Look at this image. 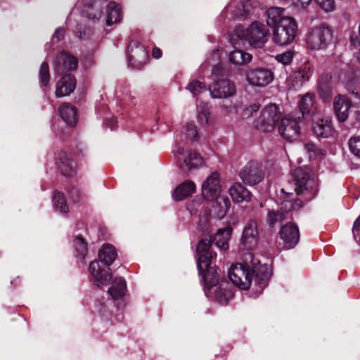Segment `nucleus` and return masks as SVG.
<instances>
[{"mask_svg":"<svg viewBox=\"0 0 360 360\" xmlns=\"http://www.w3.org/2000/svg\"><path fill=\"white\" fill-rule=\"evenodd\" d=\"M211 246L210 237H205L199 242L197 247V266L199 274L203 277L206 296L214 298L221 304H225L232 298L233 293L226 282L217 285L219 277L217 269L211 266L216 253L210 250Z\"/></svg>","mask_w":360,"mask_h":360,"instance_id":"f257e3e1","label":"nucleus"},{"mask_svg":"<svg viewBox=\"0 0 360 360\" xmlns=\"http://www.w3.org/2000/svg\"><path fill=\"white\" fill-rule=\"evenodd\" d=\"M253 274L255 283L262 290L268 283L271 269L267 264H261L260 261L250 252L244 254L243 263L236 264L229 270V279L241 290L249 288Z\"/></svg>","mask_w":360,"mask_h":360,"instance_id":"f03ea898","label":"nucleus"},{"mask_svg":"<svg viewBox=\"0 0 360 360\" xmlns=\"http://www.w3.org/2000/svg\"><path fill=\"white\" fill-rule=\"evenodd\" d=\"M292 175L297 195H303L307 200H311L316 195L319 184L310 169L299 167L294 170Z\"/></svg>","mask_w":360,"mask_h":360,"instance_id":"7ed1b4c3","label":"nucleus"},{"mask_svg":"<svg viewBox=\"0 0 360 360\" xmlns=\"http://www.w3.org/2000/svg\"><path fill=\"white\" fill-rule=\"evenodd\" d=\"M305 41L311 51H324L333 42V32L324 24L314 26L306 34Z\"/></svg>","mask_w":360,"mask_h":360,"instance_id":"20e7f679","label":"nucleus"},{"mask_svg":"<svg viewBox=\"0 0 360 360\" xmlns=\"http://www.w3.org/2000/svg\"><path fill=\"white\" fill-rule=\"evenodd\" d=\"M297 31V24L293 18L284 19L274 27L272 39L277 45L287 46L295 40Z\"/></svg>","mask_w":360,"mask_h":360,"instance_id":"39448f33","label":"nucleus"},{"mask_svg":"<svg viewBox=\"0 0 360 360\" xmlns=\"http://www.w3.org/2000/svg\"><path fill=\"white\" fill-rule=\"evenodd\" d=\"M268 34L269 30L264 24L254 21L242 32L240 37L246 40L250 46L261 49L266 43Z\"/></svg>","mask_w":360,"mask_h":360,"instance_id":"423d86ee","label":"nucleus"},{"mask_svg":"<svg viewBox=\"0 0 360 360\" xmlns=\"http://www.w3.org/2000/svg\"><path fill=\"white\" fill-rule=\"evenodd\" d=\"M280 118L281 112L278 106L273 103L268 104L261 112L257 127L263 131L270 132L274 129Z\"/></svg>","mask_w":360,"mask_h":360,"instance_id":"0eeeda50","label":"nucleus"},{"mask_svg":"<svg viewBox=\"0 0 360 360\" xmlns=\"http://www.w3.org/2000/svg\"><path fill=\"white\" fill-rule=\"evenodd\" d=\"M245 77L250 86L264 87L274 81V74L271 70L265 68H250L245 72Z\"/></svg>","mask_w":360,"mask_h":360,"instance_id":"6e6552de","label":"nucleus"},{"mask_svg":"<svg viewBox=\"0 0 360 360\" xmlns=\"http://www.w3.org/2000/svg\"><path fill=\"white\" fill-rule=\"evenodd\" d=\"M251 0H231L230 4L221 12V17L233 19H242L245 18L252 8Z\"/></svg>","mask_w":360,"mask_h":360,"instance_id":"1a4fd4ad","label":"nucleus"},{"mask_svg":"<svg viewBox=\"0 0 360 360\" xmlns=\"http://www.w3.org/2000/svg\"><path fill=\"white\" fill-rule=\"evenodd\" d=\"M301 117H284L278 126L280 134L286 140L292 141L298 139L300 135Z\"/></svg>","mask_w":360,"mask_h":360,"instance_id":"9d476101","label":"nucleus"},{"mask_svg":"<svg viewBox=\"0 0 360 360\" xmlns=\"http://www.w3.org/2000/svg\"><path fill=\"white\" fill-rule=\"evenodd\" d=\"M240 177L245 184L254 186L264 177L261 165L257 161L249 162L240 172Z\"/></svg>","mask_w":360,"mask_h":360,"instance_id":"9b49d317","label":"nucleus"},{"mask_svg":"<svg viewBox=\"0 0 360 360\" xmlns=\"http://www.w3.org/2000/svg\"><path fill=\"white\" fill-rule=\"evenodd\" d=\"M172 151L177 156L179 161L183 160L184 162L181 167L185 171H191L192 169L199 168L205 163L204 160L200 155L193 152L185 153L184 149L178 146Z\"/></svg>","mask_w":360,"mask_h":360,"instance_id":"f8f14e48","label":"nucleus"},{"mask_svg":"<svg viewBox=\"0 0 360 360\" xmlns=\"http://www.w3.org/2000/svg\"><path fill=\"white\" fill-rule=\"evenodd\" d=\"M209 90L213 98H227L234 96L236 92L235 84L228 78L214 80Z\"/></svg>","mask_w":360,"mask_h":360,"instance_id":"ddd939ff","label":"nucleus"},{"mask_svg":"<svg viewBox=\"0 0 360 360\" xmlns=\"http://www.w3.org/2000/svg\"><path fill=\"white\" fill-rule=\"evenodd\" d=\"M202 194L208 200L216 199L220 193V175L218 172H212L202 184Z\"/></svg>","mask_w":360,"mask_h":360,"instance_id":"4468645a","label":"nucleus"},{"mask_svg":"<svg viewBox=\"0 0 360 360\" xmlns=\"http://www.w3.org/2000/svg\"><path fill=\"white\" fill-rule=\"evenodd\" d=\"M280 235L286 249L293 248L300 240L299 229L296 224L291 222L282 226Z\"/></svg>","mask_w":360,"mask_h":360,"instance_id":"2eb2a0df","label":"nucleus"},{"mask_svg":"<svg viewBox=\"0 0 360 360\" xmlns=\"http://www.w3.org/2000/svg\"><path fill=\"white\" fill-rule=\"evenodd\" d=\"M77 66V59L73 56L64 52L58 55L53 63L54 71L58 75L75 70Z\"/></svg>","mask_w":360,"mask_h":360,"instance_id":"dca6fc26","label":"nucleus"},{"mask_svg":"<svg viewBox=\"0 0 360 360\" xmlns=\"http://www.w3.org/2000/svg\"><path fill=\"white\" fill-rule=\"evenodd\" d=\"M257 224L255 220H250L245 226L241 237V243L245 248L250 249L257 243Z\"/></svg>","mask_w":360,"mask_h":360,"instance_id":"f3484780","label":"nucleus"},{"mask_svg":"<svg viewBox=\"0 0 360 360\" xmlns=\"http://www.w3.org/2000/svg\"><path fill=\"white\" fill-rule=\"evenodd\" d=\"M312 129L317 137L328 138L332 136L333 127L330 120L322 118L319 114L312 118Z\"/></svg>","mask_w":360,"mask_h":360,"instance_id":"a211bd4d","label":"nucleus"},{"mask_svg":"<svg viewBox=\"0 0 360 360\" xmlns=\"http://www.w3.org/2000/svg\"><path fill=\"white\" fill-rule=\"evenodd\" d=\"M89 271L98 286L100 285H108L112 278L110 269L101 268L99 262L97 261H93L90 263Z\"/></svg>","mask_w":360,"mask_h":360,"instance_id":"6ab92c4d","label":"nucleus"},{"mask_svg":"<svg viewBox=\"0 0 360 360\" xmlns=\"http://www.w3.org/2000/svg\"><path fill=\"white\" fill-rule=\"evenodd\" d=\"M127 57L131 65L137 63L139 66L146 61L148 53L143 46L137 41H131L128 46Z\"/></svg>","mask_w":360,"mask_h":360,"instance_id":"aec40b11","label":"nucleus"},{"mask_svg":"<svg viewBox=\"0 0 360 360\" xmlns=\"http://www.w3.org/2000/svg\"><path fill=\"white\" fill-rule=\"evenodd\" d=\"M311 72L309 64H304L297 70L292 72L289 76L288 81L293 89L300 88L303 83L308 81L311 77Z\"/></svg>","mask_w":360,"mask_h":360,"instance_id":"412c9836","label":"nucleus"},{"mask_svg":"<svg viewBox=\"0 0 360 360\" xmlns=\"http://www.w3.org/2000/svg\"><path fill=\"white\" fill-rule=\"evenodd\" d=\"M76 87V79L71 74L65 75L56 83V96L58 98L69 96Z\"/></svg>","mask_w":360,"mask_h":360,"instance_id":"4be33fe9","label":"nucleus"},{"mask_svg":"<svg viewBox=\"0 0 360 360\" xmlns=\"http://www.w3.org/2000/svg\"><path fill=\"white\" fill-rule=\"evenodd\" d=\"M333 108L338 120L342 122L348 118L351 102L345 96L339 94L334 98Z\"/></svg>","mask_w":360,"mask_h":360,"instance_id":"5701e85b","label":"nucleus"},{"mask_svg":"<svg viewBox=\"0 0 360 360\" xmlns=\"http://www.w3.org/2000/svg\"><path fill=\"white\" fill-rule=\"evenodd\" d=\"M58 169L66 176H72L77 170V165L75 160L67 153H60L56 162Z\"/></svg>","mask_w":360,"mask_h":360,"instance_id":"b1692460","label":"nucleus"},{"mask_svg":"<svg viewBox=\"0 0 360 360\" xmlns=\"http://www.w3.org/2000/svg\"><path fill=\"white\" fill-rule=\"evenodd\" d=\"M299 107L302 112V117L305 115H310L314 118L319 115L315 104V96L312 94L307 93L303 96L300 101Z\"/></svg>","mask_w":360,"mask_h":360,"instance_id":"393cba45","label":"nucleus"},{"mask_svg":"<svg viewBox=\"0 0 360 360\" xmlns=\"http://www.w3.org/2000/svg\"><path fill=\"white\" fill-rule=\"evenodd\" d=\"M195 191V184L191 180H186L176 187L172 193V198L175 201H181L191 195Z\"/></svg>","mask_w":360,"mask_h":360,"instance_id":"a878e982","label":"nucleus"},{"mask_svg":"<svg viewBox=\"0 0 360 360\" xmlns=\"http://www.w3.org/2000/svg\"><path fill=\"white\" fill-rule=\"evenodd\" d=\"M229 193L232 200L237 202H248L251 199L250 192L240 183L233 184L230 187Z\"/></svg>","mask_w":360,"mask_h":360,"instance_id":"bb28decb","label":"nucleus"},{"mask_svg":"<svg viewBox=\"0 0 360 360\" xmlns=\"http://www.w3.org/2000/svg\"><path fill=\"white\" fill-rule=\"evenodd\" d=\"M284 9L278 7H272L266 11V23L269 27H276L281 24L283 20L290 17L284 16Z\"/></svg>","mask_w":360,"mask_h":360,"instance_id":"cd10ccee","label":"nucleus"},{"mask_svg":"<svg viewBox=\"0 0 360 360\" xmlns=\"http://www.w3.org/2000/svg\"><path fill=\"white\" fill-rule=\"evenodd\" d=\"M61 118L70 126H73L77 120L76 108L70 103H63L59 108Z\"/></svg>","mask_w":360,"mask_h":360,"instance_id":"c85d7f7f","label":"nucleus"},{"mask_svg":"<svg viewBox=\"0 0 360 360\" xmlns=\"http://www.w3.org/2000/svg\"><path fill=\"white\" fill-rule=\"evenodd\" d=\"M127 290L126 282L124 278L119 277L116 278L111 286L108 289V293L114 300H117L122 298Z\"/></svg>","mask_w":360,"mask_h":360,"instance_id":"c756f323","label":"nucleus"},{"mask_svg":"<svg viewBox=\"0 0 360 360\" xmlns=\"http://www.w3.org/2000/svg\"><path fill=\"white\" fill-rule=\"evenodd\" d=\"M232 233V228L226 226L224 229H219L214 236L215 245L221 250H226L229 248V240Z\"/></svg>","mask_w":360,"mask_h":360,"instance_id":"7c9ffc66","label":"nucleus"},{"mask_svg":"<svg viewBox=\"0 0 360 360\" xmlns=\"http://www.w3.org/2000/svg\"><path fill=\"white\" fill-rule=\"evenodd\" d=\"M106 13V22L108 25L120 22L122 18L121 7L115 1H110L108 4Z\"/></svg>","mask_w":360,"mask_h":360,"instance_id":"2f4dec72","label":"nucleus"},{"mask_svg":"<svg viewBox=\"0 0 360 360\" xmlns=\"http://www.w3.org/2000/svg\"><path fill=\"white\" fill-rule=\"evenodd\" d=\"M252 55L242 50H235L229 55V60L236 66L244 65L251 62Z\"/></svg>","mask_w":360,"mask_h":360,"instance_id":"473e14b6","label":"nucleus"},{"mask_svg":"<svg viewBox=\"0 0 360 360\" xmlns=\"http://www.w3.org/2000/svg\"><path fill=\"white\" fill-rule=\"evenodd\" d=\"M117 257V252L115 248L111 245H103L98 252V258L100 262L104 263L106 266L111 265Z\"/></svg>","mask_w":360,"mask_h":360,"instance_id":"72a5a7b5","label":"nucleus"},{"mask_svg":"<svg viewBox=\"0 0 360 360\" xmlns=\"http://www.w3.org/2000/svg\"><path fill=\"white\" fill-rule=\"evenodd\" d=\"M94 0H79L77 2L78 7H83L84 10V14L90 19H99L101 17L102 12L94 7Z\"/></svg>","mask_w":360,"mask_h":360,"instance_id":"f704fd0d","label":"nucleus"},{"mask_svg":"<svg viewBox=\"0 0 360 360\" xmlns=\"http://www.w3.org/2000/svg\"><path fill=\"white\" fill-rule=\"evenodd\" d=\"M344 83L347 92L360 101V87L358 79L353 75H350L347 79H345Z\"/></svg>","mask_w":360,"mask_h":360,"instance_id":"c9c22d12","label":"nucleus"},{"mask_svg":"<svg viewBox=\"0 0 360 360\" xmlns=\"http://www.w3.org/2000/svg\"><path fill=\"white\" fill-rule=\"evenodd\" d=\"M221 108L226 117L240 120V112L242 110V105L240 103H231L229 105L224 104L221 106Z\"/></svg>","mask_w":360,"mask_h":360,"instance_id":"e433bc0d","label":"nucleus"},{"mask_svg":"<svg viewBox=\"0 0 360 360\" xmlns=\"http://www.w3.org/2000/svg\"><path fill=\"white\" fill-rule=\"evenodd\" d=\"M197 108L199 122L202 124H208L210 122V105L206 103H200Z\"/></svg>","mask_w":360,"mask_h":360,"instance_id":"4c0bfd02","label":"nucleus"},{"mask_svg":"<svg viewBox=\"0 0 360 360\" xmlns=\"http://www.w3.org/2000/svg\"><path fill=\"white\" fill-rule=\"evenodd\" d=\"M53 202L56 210L60 213L65 214L68 211L66 200L60 192H55L53 197Z\"/></svg>","mask_w":360,"mask_h":360,"instance_id":"58836bf2","label":"nucleus"},{"mask_svg":"<svg viewBox=\"0 0 360 360\" xmlns=\"http://www.w3.org/2000/svg\"><path fill=\"white\" fill-rule=\"evenodd\" d=\"M186 89H188L195 97L207 91L205 84L197 79L190 81Z\"/></svg>","mask_w":360,"mask_h":360,"instance_id":"ea45409f","label":"nucleus"},{"mask_svg":"<svg viewBox=\"0 0 360 360\" xmlns=\"http://www.w3.org/2000/svg\"><path fill=\"white\" fill-rule=\"evenodd\" d=\"M73 246L80 259H84L87 253V245L84 241L83 238L77 237L73 241Z\"/></svg>","mask_w":360,"mask_h":360,"instance_id":"a19ab883","label":"nucleus"},{"mask_svg":"<svg viewBox=\"0 0 360 360\" xmlns=\"http://www.w3.org/2000/svg\"><path fill=\"white\" fill-rule=\"evenodd\" d=\"M40 82L43 86H47L50 81L49 68L47 63H43L39 69Z\"/></svg>","mask_w":360,"mask_h":360,"instance_id":"79ce46f5","label":"nucleus"},{"mask_svg":"<svg viewBox=\"0 0 360 360\" xmlns=\"http://www.w3.org/2000/svg\"><path fill=\"white\" fill-rule=\"evenodd\" d=\"M348 144L350 152L360 158V136L351 137Z\"/></svg>","mask_w":360,"mask_h":360,"instance_id":"37998d69","label":"nucleus"},{"mask_svg":"<svg viewBox=\"0 0 360 360\" xmlns=\"http://www.w3.org/2000/svg\"><path fill=\"white\" fill-rule=\"evenodd\" d=\"M284 219L283 213L279 211L271 210L268 213L267 220L270 226H274L276 224L283 221Z\"/></svg>","mask_w":360,"mask_h":360,"instance_id":"c03bdc74","label":"nucleus"},{"mask_svg":"<svg viewBox=\"0 0 360 360\" xmlns=\"http://www.w3.org/2000/svg\"><path fill=\"white\" fill-rule=\"evenodd\" d=\"M259 108V105L254 103L249 106L242 105V110L240 112V119H245L250 117L253 112H257Z\"/></svg>","mask_w":360,"mask_h":360,"instance_id":"a18cd8bd","label":"nucleus"},{"mask_svg":"<svg viewBox=\"0 0 360 360\" xmlns=\"http://www.w3.org/2000/svg\"><path fill=\"white\" fill-rule=\"evenodd\" d=\"M184 134L186 139L195 140L198 136L196 126L193 123H187L184 128Z\"/></svg>","mask_w":360,"mask_h":360,"instance_id":"49530a36","label":"nucleus"},{"mask_svg":"<svg viewBox=\"0 0 360 360\" xmlns=\"http://www.w3.org/2000/svg\"><path fill=\"white\" fill-rule=\"evenodd\" d=\"M212 66V78L213 82H214V80L221 79V78H225L226 70L221 64H217Z\"/></svg>","mask_w":360,"mask_h":360,"instance_id":"de8ad7c7","label":"nucleus"},{"mask_svg":"<svg viewBox=\"0 0 360 360\" xmlns=\"http://www.w3.org/2000/svg\"><path fill=\"white\" fill-rule=\"evenodd\" d=\"M293 52L291 51H285L283 53L278 54L276 59L278 62L282 63L284 65L291 63L293 59Z\"/></svg>","mask_w":360,"mask_h":360,"instance_id":"09e8293b","label":"nucleus"},{"mask_svg":"<svg viewBox=\"0 0 360 360\" xmlns=\"http://www.w3.org/2000/svg\"><path fill=\"white\" fill-rule=\"evenodd\" d=\"M304 149L308 153L309 158H316L320 153V150L312 143H307L304 145Z\"/></svg>","mask_w":360,"mask_h":360,"instance_id":"8fccbe9b","label":"nucleus"},{"mask_svg":"<svg viewBox=\"0 0 360 360\" xmlns=\"http://www.w3.org/2000/svg\"><path fill=\"white\" fill-rule=\"evenodd\" d=\"M220 60V56L219 54V50L216 49L212 51L209 58H207V63L210 65H214L218 63Z\"/></svg>","mask_w":360,"mask_h":360,"instance_id":"3c124183","label":"nucleus"},{"mask_svg":"<svg viewBox=\"0 0 360 360\" xmlns=\"http://www.w3.org/2000/svg\"><path fill=\"white\" fill-rule=\"evenodd\" d=\"M319 91L320 97L324 102H329L331 98V95L329 90H324L322 86H319Z\"/></svg>","mask_w":360,"mask_h":360,"instance_id":"603ef678","label":"nucleus"},{"mask_svg":"<svg viewBox=\"0 0 360 360\" xmlns=\"http://www.w3.org/2000/svg\"><path fill=\"white\" fill-rule=\"evenodd\" d=\"M297 207H301L297 202L285 201L282 203V208L285 209L286 211L295 210Z\"/></svg>","mask_w":360,"mask_h":360,"instance_id":"864d4df0","label":"nucleus"},{"mask_svg":"<svg viewBox=\"0 0 360 360\" xmlns=\"http://www.w3.org/2000/svg\"><path fill=\"white\" fill-rule=\"evenodd\" d=\"M359 231H360V216L354 221V225H353V229H352L354 238L356 240H357L356 232H358Z\"/></svg>","mask_w":360,"mask_h":360,"instance_id":"5fc2aeb1","label":"nucleus"},{"mask_svg":"<svg viewBox=\"0 0 360 360\" xmlns=\"http://www.w3.org/2000/svg\"><path fill=\"white\" fill-rule=\"evenodd\" d=\"M63 35H64L63 29L58 27L56 30L53 37L56 38L58 40H60V39H62L63 37Z\"/></svg>","mask_w":360,"mask_h":360,"instance_id":"6e6d98bb","label":"nucleus"},{"mask_svg":"<svg viewBox=\"0 0 360 360\" xmlns=\"http://www.w3.org/2000/svg\"><path fill=\"white\" fill-rule=\"evenodd\" d=\"M152 55L155 58H159L162 56V51L158 48H154L153 49Z\"/></svg>","mask_w":360,"mask_h":360,"instance_id":"4d7b16f0","label":"nucleus"},{"mask_svg":"<svg viewBox=\"0 0 360 360\" xmlns=\"http://www.w3.org/2000/svg\"><path fill=\"white\" fill-rule=\"evenodd\" d=\"M223 202L224 204L225 210L226 211L230 207V200L226 197L223 198Z\"/></svg>","mask_w":360,"mask_h":360,"instance_id":"13d9d810","label":"nucleus"},{"mask_svg":"<svg viewBox=\"0 0 360 360\" xmlns=\"http://www.w3.org/2000/svg\"><path fill=\"white\" fill-rule=\"evenodd\" d=\"M356 58H357V60L359 61V63H360V50L358 51L357 53V56H356Z\"/></svg>","mask_w":360,"mask_h":360,"instance_id":"bf43d9fd","label":"nucleus"}]
</instances>
